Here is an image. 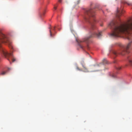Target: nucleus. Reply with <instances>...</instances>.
Returning <instances> with one entry per match:
<instances>
[{
  "instance_id": "1",
  "label": "nucleus",
  "mask_w": 132,
  "mask_h": 132,
  "mask_svg": "<svg viewBox=\"0 0 132 132\" xmlns=\"http://www.w3.org/2000/svg\"><path fill=\"white\" fill-rule=\"evenodd\" d=\"M95 11L94 10L90 9L86 10L84 19L85 21L88 22L90 24L91 28L90 30L89 36L85 38L82 40L76 39L78 45L81 48H83V47L80 44V43L85 42L88 43L89 42V39L90 38L95 36L97 37H100L102 35V31H99L95 26Z\"/></svg>"
},
{
  "instance_id": "2",
  "label": "nucleus",
  "mask_w": 132,
  "mask_h": 132,
  "mask_svg": "<svg viewBox=\"0 0 132 132\" xmlns=\"http://www.w3.org/2000/svg\"><path fill=\"white\" fill-rule=\"evenodd\" d=\"M2 43H7L12 48L11 45V42L9 38L5 35L0 31V47L1 44Z\"/></svg>"
},
{
  "instance_id": "3",
  "label": "nucleus",
  "mask_w": 132,
  "mask_h": 132,
  "mask_svg": "<svg viewBox=\"0 0 132 132\" xmlns=\"http://www.w3.org/2000/svg\"><path fill=\"white\" fill-rule=\"evenodd\" d=\"M81 64L82 67L83 68L82 70H81L77 66H76V69L77 70L80 71H82L85 72H89V71L88 69L86 67L85 64L84 63V61L83 60H82L81 62Z\"/></svg>"
},
{
  "instance_id": "4",
  "label": "nucleus",
  "mask_w": 132,
  "mask_h": 132,
  "mask_svg": "<svg viewBox=\"0 0 132 132\" xmlns=\"http://www.w3.org/2000/svg\"><path fill=\"white\" fill-rule=\"evenodd\" d=\"M1 50L2 53L6 58H8L9 57H12V54L8 53L5 49L3 48H1ZM7 59L9 60V59Z\"/></svg>"
},
{
  "instance_id": "5",
  "label": "nucleus",
  "mask_w": 132,
  "mask_h": 132,
  "mask_svg": "<svg viewBox=\"0 0 132 132\" xmlns=\"http://www.w3.org/2000/svg\"><path fill=\"white\" fill-rule=\"evenodd\" d=\"M102 62L104 64H108L109 63L108 61L105 58H104L103 59Z\"/></svg>"
},
{
  "instance_id": "6",
  "label": "nucleus",
  "mask_w": 132,
  "mask_h": 132,
  "mask_svg": "<svg viewBox=\"0 0 132 132\" xmlns=\"http://www.w3.org/2000/svg\"><path fill=\"white\" fill-rule=\"evenodd\" d=\"M123 3L127 4L128 5H132L131 3L129 2H123Z\"/></svg>"
},
{
  "instance_id": "7",
  "label": "nucleus",
  "mask_w": 132,
  "mask_h": 132,
  "mask_svg": "<svg viewBox=\"0 0 132 132\" xmlns=\"http://www.w3.org/2000/svg\"><path fill=\"white\" fill-rule=\"evenodd\" d=\"M110 76L112 78H115L116 77V75L112 73L110 74Z\"/></svg>"
},
{
  "instance_id": "8",
  "label": "nucleus",
  "mask_w": 132,
  "mask_h": 132,
  "mask_svg": "<svg viewBox=\"0 0 132 132\" xmlns=\"http://www.w3.org/2000/svg\"><path fill=\"white\" fill-rule=\"evenodd\" d=\"M129 61L130 64L132 65V60H129Z\"/></svg>"
},
{
  "instance_id": "9",
  "label": "nucleus",
  "mask_w": 132,
  "mask_h": 132,
  "mask_svg": "<svg viewBox=\"0 0 132 132\" xmlns=\"http://www.w3.org/2000/svg\"><path fill=\"white\" fill-rule=\"evenodd\" d=\"M80 0H77L76 2V3L77 4H78L79 3Z\"/></svg>"
},
{
  "instance_id": "10",
  "label": "nucleus",
  "mask_w": 132,
  "mask_h": 132,
  "mask_svg": "<svg viewBox=\"0 0 132 132\" xmlns=\"http://www.w3.org/2000/svg\"><path fill=\"white\" fill-rule=\"evenodd\" d=\"M6 72V71H4L1 73V74L2 75H4Z\"/></svg>"
},
{
  "instance_id": "11",
  "label": "nucleus",
  "mask_w": 132,
  "mask_h": 132,
  "mask_svg": "<svg viewBox=\"0 0 132 132\" xmlns=\"http://www.w3.org/2000/svg\"><path fill=\"white\" fill-rule=\"evenodd\" d=\"M121 68V67H117L116 68V69H117V70H120Z\"/></svg>"
},
{
  "instance_id": "12",
  "label": "nucleus",
  "mask_w": 132,
  "mask_h": 132,
  "mask_svg": "<svg viewBox=\"0 0 132 132\" xmlns=\"http://www.w3.org/2000/svg\"><path fill=\"white\" fill-rule=\"evenodd\" d=\"M50 36L52 37V35L51 30H50Z\"/></svg>"
},
{
  "instance_id": "13",
  "label": "nucleus",
  "mask_w": 132,
  "mask_h": 132,
  "mask_svg": "<svg viewBox=\"0 0 132 132\" xmlns=\"http://www.w3.org/2000/svg\"><path fill=\"white\" fill-rule=\"evenodd\" d=\"M123 11L122 10V8H121V14L123 13Z\"/></svg>"
},
{
  "instance_id": "14",
  "label": "nucleus",
  "mask_w": 132,
  "mask_h": 132,
  "mask_svg": "<svg viewBox=\"0 0 132 132\" xmlns=\"http://www.w3.org/2000/svg\"><path fill=\"white\" fill-rule=\"evenodd\" d=\"M15 59H12V61H13V62H14V61H15Z\"/></svg>"
},
{
  "instance_id": "15",
  "label": "nucleus",
  "mask_w": 132,
  "mask_h": 132,
  "mask_svg": "<svg viewBox=\"0 0 132 132\" xmlns=\"http://www.w3.org/2000/svg\"><path fill=\"white\" fill-rule=\"evenodd\" d=\"M54 9H55V10H56L57 9V7H55V6H54Z\"/></svg>"
},
{
  "instance_id": "16",
  "label": "nucleus",
  "mask_w": 132,
  "mask_h": 132,
  "mask_svg": "<svg viewBox=\"0 0 132 132\" xmlns=\"http://www.w3.org/2000/svg\"><path fill=\"white\" fill-rule=\"evenodd\" d=\"M59 2L61 3L62 2V0H59Z\"/></svg>"
},
{
  "instance_id": "17",
  "label": "nucleus",
  "mask_w": 132,
  "mask_h": 132,
  "mask_svg": "<svg viewBox=\"0 0 132 132\" xmlns=\"http://www.w3.org/2000/svg\"><path fill=\"white\" fill-rule=\"evenodd\" d=\"M87 48H88V46H87Z\"/></svg>"
}]
</instances>
